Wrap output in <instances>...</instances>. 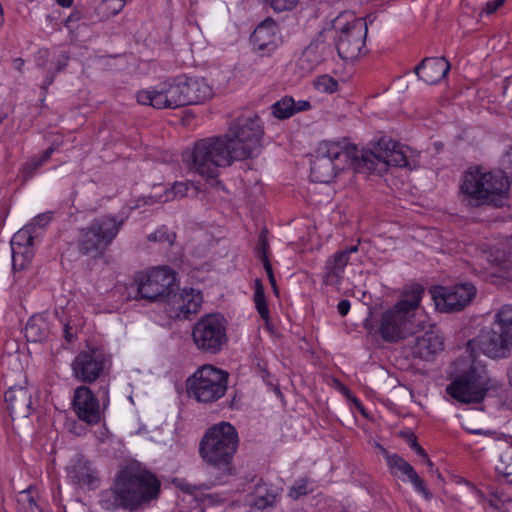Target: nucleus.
<instances>
[{"label": "nucleus", "instance_id": "11", "mask_svg": "<svg viewBox=\"0 0 512 512\" xmlns=\"http://www.w3.org/2000/svg\"><path fill=\"white\" fill-rule=\"evenodd\" d=\"M228 378L226 371L212 365H203L187 379V393L199 403H214L225 395Z\"/></svg>", "mask_w": 512, "mask_h": 512}, {"label": "nucleus", "instance_id": "12", "mask_svg": "<svg viewBox=\"0 0 512 512\" xmlns=\"http://www.w3.org/2000/svg\"><path fill=\"white\" fill-rule=\"evenodd\" d=\"M196 348L207 354H217L228 342L226 320L220 314L202 316L192 328Z\"/></svg>", "mask_w": 512, "mask_h": 512}, {"label": "nucleus", "instance_id": "35", "mask_svg": "<svg viewBox=\"0 0 512 512\" xmlns=\"http://www.w3.org/2000/svg\"><path fill=\"white\" fill-rule=\"evenodd\" d=\"M18 512H45L42 505L38 502V491L30 486L20 491L17 495Z\"/></svg>", "mask_w": 512, "mask_h": 512}, {"label": "nucleus", "instance_id": "49", "mask_svg": "<svg viewBox=\"0 0 512 512\" xmlns=\"http://www.w3.org/2000/svg\"><path fill=\"white\" fill-rule=\"evenodd\" d=\"M351 304L349 300L343 299L337 305L338 313L341 316H346L350 310Z\"/></svg>", "mask_w": 512, "mask_h": 512}, {"label": "nucleus", "instance_id": "21", "mask_svg": "<svg viewBox=\"0 0 512 512\" xmlns=\"http://www.w3.org/2000/svg\"><path fill=\"white\" fill-rule=\"evenodd\" d=\"M277 30L273 21L259 24L250 37L253 49L262 56L270 55L279 45Z\"/></svg>", "mask_w": 512, "mask_h": 512}, {"label": "nucleus", "instance_id": "17", "mask_svg": "<svg viewBox=\"0 0 512 512\" xmlns=\"http://www.w3.org/2000/svg\"><path fill=\"white\" fill-rule=\"evenodd\" d=\"M109 362V357L102 349L81 351L71 364L73 376L79 382L93 383L100 378Z\"/></svg>", "mask_w": 512, "mask_h": 512}, {"label": "nucleus", "instance_id": "10", "mask_svg": "<svg viewBox=\"0 0 512 512\" xmlns=\"http://www.w3.org/2000/svg\"><path fill=\"white\" fill-rule=\"evenodd\" d=\"M124 219L115 216H102L89 226L80 229L77 247L82 255L102 256L117 237Z\"/></svg>", "mask_w": 512, "mask_h": 512}, {"label": "nucleus", "instance_id": "58", "mask_svg": "<svg viewBox=\"0 0 512 512\" xmlns=\"http://www.w3.org/2000/svg\"><path fill=\"white\" fill-rule=\"evenodd\" d=\"M355 402H356V405L359 407V408H362V405L359 403V401L357 399H355Z\"/></svg>", "mask_w": 512, "mask_h": 512}, {"label": "nucleus", "instance_id": "42", "mask_svg": "<svg viewBox=\"0 0 512 512\" xmlns=\"http://www.w3.org/2000/svg\"><path fill=\"white\" fill-rule=\"evenodd\" d=\"M308 480L307 479H299L294 485L290 488L289 496L293 499H298L306 494H308Z\"/></svg>", "mask_w": 512, "mask_h": 512}, {"label": "nucleus", "instance_id": "1", "mask_svg": "<svg viewBox=\"0 0 512 512\" xmlns=\"http://www.w3.org/2000/svg\"><path fill=\"white\" fill-rule=\"evenodd\" d=\"M479 348L491 359H505L512 349V306L504 305L495 314L488 329L466 344L468 359H458L455 366L458 375L447 386L446 392L454 400L463 403H480L487 395L497 396L505 389V384L490 377L485 365L476 360L475 350Z\"/></svg>", "mask_w": 512, "mask_h": 512}, {"label": "nucleus", "instance_id": "51", "mask_svg": "<svg viewBox=\"0 0 512 512\" xmlns=\"http://www.w3.org/2000/svg\"><path fill=\"white\" fill-rule=\"evenodd\" d=\"M418 455L422 456L425 459V463L427 466L432 467L433 463L428 458L427 454L425 453L424 449L419 445L416 448L413 449Z\"/></svg>", "mask_w": 512, "mask_h": 512}, {"label": "nucleus", "instance_id": "55", "mask_svg": "<svg viewBox=\"0 0 512 512\" xmlns=\"http://www.w3.org/2000/svg\"><path fill=\"white\" fill-rule=\"evenodd\" d=\"M21 261H22V258L19 257L18 258V265H17V267L16 268L13 267L14 270H22L23 269V268H20Z\"/></svg>", "mask_w": 512, "mask_h": 512}, {"label": "nucleus", "instance_id": "31", "mask_svg": "<svg viewBox=\"0 0 512 512\" xmlns=\"http://www.w3.org/2000/svg\"><path fill=\"white\" fill-rule=\"evenodd\" d=\"M61 142L54 141L41 155H35L25 162L20 169V176L24 182L33 178L39 169L50 160L52 154L60 147Z\"/></svg>", "mask_w": 512, "mask_h": 512}, {"label": "nucleus", "instance_id": "7", "mask_svg": "<svg viewBox=\"0 0 512 512\" xmlns=\"http://www.w3.org/2000/svg\"><path fill=\"white\" fill-rule=\"evenodd\" d=\"M508 188L507 177L502 172L479 173L478 171H469L463 176L460 185L461 192L466 196L468 204L471 206L492 203L500 207Z\"/></svg>", "mask_w": 512, "mask_h": 512}, {"label": "nucleus", "instance_id": "52", "mask_svg": "<svg viewBox=\"0 0 512 512\" xmlns=\"http://www.w3.org/2000/svg\"><path fill=\"white\" fill-rule=\"evenodd\" d=\"M408 444H409V446H410V448H411V449H414V448H416L417 446H419V444H418V442H417V440H416V437H415L413 434H411V435L409 436V438H408Z\"/></svg>", "mask_w": 512, "mask_h": 512}, {"label": "nucleus", "instance_id": "27", "mask_svg": "<svg viewBox=\"0 0 512 512\" xmlns=\"http://www.w3.org/2000/svg\"><path fill=\"white\" fill-rule=\"evenodd\" d=\"M424 287L418 283L407 286L402 292V299L396 304V307L402 311H407L413 318H423L426 316L419 312V306L424 294Z\"/></svg>", "mask_w": 512, "mask_h": 512}, {"label": "nucleus", "instance_id": "38", "mask_svg": "<svg viewBox=\"0 0 512 512\" xmlns=\"http://www.w3.org/2000/svg\"><path fill=\"white\" fill-rule=\"evenodd\" d=\"M315 87L320 92L332 94L338 90L339 84L331 76L322 75L316 79Z\"/></svg>", "mask_w": 512, "mask_h": 512}, {"label": "nucleus", "instance_id": "13", "mask_svg": "<svg viewBox=\"0 0 512 512\" xmlns=\"http://www.w3.org/2000/svg\"><path fill=\"white\" fill-rule=\"evenodd\" d=\"M98 393L100 394L102 407L100 400L86 385H81L74 390L72 398L73 411L79 420L89 426H94L101 422L103 412L110 402L108 386L100 387Z\"/></svg>", "mask_w": 512, "mask_h": 512}, {"label": "nucleus", "instance_id": "20", "mask_svg": "<svg viewBox=\"0 0 512 512\" xmlns=\"http://www.w3.org/2000/svg\"><path fill=\"white\" fill-rule=\"evenodd\" d=\"M69 55L65 51H49L48 49H40L36 54V66L46 71L43 82V89L47 90L54 82L55 76L61 72L69 62Z\"/></svg>", "mask_w": 512, "mask_h": 512}, {"label": "nucleus", "instance_id": "9", "mask_svg": "<svg viewBox=\"0 0 512 512\" xmlns=\"http://www.w3.org/2000/svg\"><path fill=\"white\" fill-rule=\"evenodd\" d=\"M332 27L337 33L335 46L339 57L345 61L357 59L365 48L368 32L365 20L344 11L333 20Z\"/></svg>", "mask_w": 512, "mask_h": 512}, {"label": "nucleus", "instance_id": "4", "mask_svg": "<svg viewBox=\"0 0 512 512\" xmlns=\"http://www.w3.org/2000/svg\"><path fill=\"white\" fill-rule=\"evenodd\" d=\"M427 324V319L413 318L409 312L393 305L383 311L378 318L368 317L364 321V328L368 334L380 337L386 343L396 344L423 332Z\"/></svg>", "mask_w": 512, "mask_h": 512}, {"label": "nucleus", "instance_id": "29", "mask_svg": "<svg viewBox=\"0 0 512 512\" xmlns=\"http://www.w3.org/2000/svg\"><path fill=\"white\" fill-rule=\"evenodd\" d=\"M201 303L202 296L199 291L194 289H184L178 297L176 316L190 319L192 315L199 311Z\"/></svg>", "mask_w": 512, "mask_h": 512}, {"label": "nucleus", "instance_id": "30", "mask_svg": "<svg viewBox=\"0 0 512 512\" xmlns=\"http://www.w3.org/2000/svg\"><path fill=\"white\" fill-rule=\"evenodd\" d=\"M348 263L349 260L345 258V255L338 251L329 257L325 263L324 283L331 286L340 284Z\"/></svg>", "mask_w": 512, "mask_h": 512}, {"label": "nucleus", "instance_id": "48", "mask_svg": "<svg viewBox=\"0 0 512 512\" xmlns=\"http://www.w3.org/2000/svg\"><path fill=\"white\" fill-rule=\"evenodd\" d=\"M63 333L66 341L72 342L76 336V329L70 324V322H67L63 326Z\"/></svg>", "mask_w": 512, "mask_h": 512}, {"label": "nucleus", "instance_id": "53", "mask_svg": "<svg viewBox=\"0 0 512 512\" xmlns=\"http://www.w3.org/2000/svg\"><path fill=\"white\" fill-rule=\"evenodd\" d=\"M60 6L68 8L72 6L73 0H55Z\"/></svg>", "mask_w": 512, "mask_h": 512}, {"label": "nucleus", "instance_id": "47", "mask_svg": "<svg viewBox=\"0 0 512 512\" xmlns=\"http://www.w3.org/2000/svg\"><path fill=\"white\" fill-rule=\"evenodd\" d=\"M501 164L505 170H508L512 173V146L506 150L502 157Z\"/></svg>", "mask_w": 512, "mask_h": 512}, {"label": "nucleus", "instance_id": "46", "mask_svg": "<svg viewBox=\"0 0 512 512\" xmlns=\"http://www.w3.org/2000/svg\"><path fill=\"white\" fill-rule=\"evenodd\" d=\"M51 220V216L49 214H41L33 219V222L29 225H33V231H35L36 227H41L47 225Z\"/></svg>", "mask_w": 512, "mask_h": 512}, {"label": "nucleus", "instance_id": "57", "mask_svg": "<svg viewBox=\"0 0 512 512\" xmlns=\"http://www.w3.org/2000/svg\"><path fill=\"white\" fill-rule=\"evenodd\" d=\"M274 391L277 393L278 396H282V393L278 387H275Z\"/></svg>", "mask_w": 512, "mask_h": 512}, {"label": "nucleus", "instance_id": "39", "mask_svg": "<svg viewBox=\"0 0 512 512\" xmlns=\"http://www.w3.org/2000/svg\"><path fill=\"white\" fill-rule=\"evenodd\" d=\"M147 239L153 242H159L171 246L175 239V233L169 232L166 228L162 227L157 229L155 232L148 235Z\"/></svg>", "mask_w": 512, "mask_h": 512}, {"label": "nucleus", "instance_id": "24", "mask_svg": "<svg viewBox=\"0 0 512 512\" xmlns=\"http://www.w3.org/2000/svg\"><path fill=\"white\" fill-rule=\"evenodd\" d=\"M331 54L332 48L327 42L321 39L313 40L303 50L298 66L302 71L309 73L325 62Z\"/></svg>", "mask_w": 512, "mask_h": 512}, {"label": "nucleus", "instance_id": "15", "mask_svg": "<svg viewBox=\"0 0 512 512\" xmlns=\"http://www.w3.org/2000/svg\"><path fill=\"white\" fill-rule=\"evenodd\" d=\"M136 282L138 296L153 302L169 295L175 275L168 267H155L138 275Z\"/></svg>", "mask_w": 512, "mask_h": 512}, {"label": "nucleus", "instance_id": "45", "mask_svg": "<svg viewBox=\"0 0 512 512\" xmlns=\"http://www.w3.org/2000/svg\"><path fill=\"white\" fill-rule=\"evenodd\" d=\"M505 0H492L486 3L483 12L487 15L493 14L499 7L504 4Z\"/></svg>", "mask_w": 512, "mask_h": 512}, {"label": "nucleus", "instance_id": "34", "mask_svg": "<svg viewBox=\"0 0 512 512\" xmlns=\"http://www.w3.org/2000/svg\"><path fill=\"white\" fill-rule=\"evenodd\" d=\"M381 452L392 475H401L408 479L415 472V469L398 454L390 453L385 448H381Z\"/></svg>", "mask_w": 512, "mask_h": 512}, {"label": "nucleus", "instance_id": "22", "mask_svg": "<svg viewBox=\"0 0 512 512\" xmlns=\"http://www.w3.org/2000/svg\"><path fill=\"white\" fill-rule=\"evenodd\" d=\"M183 102L186 105L203 103L213 95L212 87L205 78L180 76Z\"/></svg>", "mask_w": 512, "mask_h": 512}, {"label": "nucleus", "instance_id": "56", "mask_svg": "<svg viewBox=\"0 0 512 512\" xmlns=\"http://www.w3.org/2000/svg\"><path fill=\"white\" fill-rule=\"evenodd\" d=\"M74 432H75L77 435H82V434L85 432V428L80 427V431H76V430H74Z\"/></svg>", "mask_w": 512, "mask_h": 512}, {"label": "nucleus", "instance_id": "26", "mask_svg": "<svg viewBox=\"0 0 512 512\" xmlns=\"http://www.w3.org/2000/svg\"><path fill=\"white\" fill-rule=\"evenodd\" d=\"M7 409L12 417H28L32 410V394L24 386H12L5 393Z\"/></svg>", "mask_w": 512, "mask_h": 512}, {"label": "nucleus", "instance_id": "37", "mask_svg": "<svg viewBox=\"0 0 512 512\" xmlns=\"http://www.w3.org/2000/svg\"><path fill=\"white\" fill-rule=\"evenodd\" d=\"M496 471L505 477L508 482H512V447H507L502 451L496 465Z\"/></svg>", "mask_w": 512, "mask_h": 512}, {"label": "nucleus", "instance_id": "14", "mask_svg": "<svg viewBox=\"0 0 512 512\" xmlns=\"http://www.w3.org/2000/svg\"><path fill=\"white\" fill-rule=\"evenodd\" d=\"M137 102L156 109H176L184 106L180 76L166 79L156 86L139 91Z\"/></svg>", "mask_w": 512, "mask_h": 512}, {"label": "nucleus", "instance_id": "16", "mask_svg": "<svg viewBox=\"0 0 512 512\" xmlns=\"http://www.w3.org/2000/svg\"><path fill=\"white\" fill-rule=\"evenodd\" d=\"M431 293L436 308L449 313L465 308L476 296L477 289L472 283H461L451 287L436 286Z\"/></svg>", "mask_w": 512, "mask_h": 512}, {"label": "nucleus", "instance_id": "5", "mask_svg": "<svg viewBox=\"0 0 512 512\" xmlns=\"http://www.w3.org/2000/svg\"><path fill=\"white\" fill-rule=\"evenodd\" d=\"M236 160L224 135L207 137L195 142L186 159L187 168L205 178L214 179L219 168L231 166Z\"/></svg>", "mask_w": 512, "mask_h": 512}, {"label": "nucleus", "instance_id": "8", "mask_svg": "<svg viewBox=\"0 0 512 512\" xmlns=\"http://www.w3.org/2000/svg\"><path fill=\"white\" fill-rule=\"evenodd\" d=\"M263 123L254 113L238 117L223 134L234 152V158L241 161L256 157L261 151Z\"/></svg>", "mask_w": 512, "mask_h": 512}, {"label": "nucleus", "instance_id": "33", "mask_svg": "<svg viewBox=\"0 0 512 512\" xmlns=\"http://www.w3.org/2000/svg\"><path fill=\"white\" fill-rule=\"evenodd\" d=\"M49 326L46 319L41 315L32 316L25 327V337L29 342H40L47 338Z\"/></svg>", "mask_w": 512, "mask_h": 512}, {"label": "nucleus", "instance_id": "6", "mask_svg": "<svg viewBox=\"0 0 512 512\" xmlns=\"http://www.w3.org/2000/svg\"><path fill=\"white\" fill-rule=\"evenodd\" d=\"M239 445L237 430L228 422H220L208 428L199 444L203 461L218 469L227 468Z\"/></svg>", "mask_w": 512, "mask_h": 512}, {"label": "nucleus", "instance_id": "23", "mask_svg": "<svg viewBox=\"0 0 512 512\" xmlns=\"http://www.w3.org/2000/svg\"><path fill=\"white\" fill-rule=\"evenodd\" d=\"M33 232V225H26L13 235L11 239V250L12 266L14 268L18 265L19 257L22 258L20 268H24L30 262L32 257L31 247L34 242Z\"/></svg>", "mask_w": 512, "mask_h": 512}, {"label": "nucleus", "instance_id": "44", "mask_svg": "<svg viewBox=\"0 0 512 512\" xmlns=\"http://www.w3.org/2000/svg\"><path fill=\"white\" fill-rule=\"evenodd\" d=\"M264 266V269L267 273L269 282L271 286L273 287L274 291L277 292V285H276V279L273 273L272 265L269 260H265V262L262 263Z\"/></svg>", "mask_w": 512, "mask_h": 512}, {"label": "nucleus", "instance_id": "54", "mask_svg": "<svg viewBox=\"0 0 512 512\" xmlns=\"http://www.w3.org/2000/svg\"><path fill=\"white\" fill-rule=\"evenodd\" d=\"M14 63H15V67L17 69H21L22 66L24 65V60L21 59V58H17V59L14 60Z\"/></svg>", "mask_w": 512, "mask_h": 512}, {"label": "nucleus", "instance_id": "41", "mask_svg": "<svg viewBox=\"0 0 512 512\" xmlns=\"http://www.w3.org/2000/svg\"><path fill=\"white\" fill-rule=\"evenodd\" d=\"M407 480L413 485L415 491L422 494L426 500L432 498V494L416 471Z\"/></svg>", "mask_w": 512, "mask_h": 512}, {"label": "nucleus", "instance_id": "36", "mask_svg": "<svg viewBox=\"0 0 512 512\" xmlns=\"http://www.w3.org/2000/svg\"><path fill=\"white\" fill-rule=\"evenodd\" d=\"M253 299L261 319L268 323L270 319L269 309L266 302L264 287L260 279L255 280V291Z\"/></svg>", "mask_w": 512, "mask_h": 512}, {"label": "nucleus", "instance_id": "32", "mask_svg": "<svg viewBox=\"0 0 512 512\" xmlns=\"http://www.w3.org/2000/svg\"><path fill=\"white\" fill-rule=\"evenodd\" d=\"M190 188L195 189L194 184L190 182H175L171 188L165 189L163 194L148 196L145 204L165 203L183 198L188 194Z\"/></svg>", "mask_w": 512, "mask_h": 512}, {"label": "nucleus", "instance_id": "2", "mask_svg": "<svg viewBox=\"0 0 512 512\" xmlns=\"http://www.w3.org/2000/svg\"><path fill=\"white\" fill-rule=\"evenodd\" d=\"M407 165L406 147L389 137H382L370 148L361 150L346 139L323 141L311 162L310 177L314 182L328 183L346 168H352L357 173L383 174L390 166Z\"/></svg>", "mask_w": 512, "mask_h": 512}, {"label": "nucleus", "instance_id": "43", "mask_svg": "<svg viewBox=\"0 0 512 512\" xmlns=\"http://www.w3.org/2000/svg\"><path fill=\"white\" fill-rule=\"evenodd\" d=\"M83 19V13L80 10H73V12L66 18L64 25L67 29L73 30L77 28V24Z\"/></svg>", "mask_w": 512, "mask_h": 512}, {"label": "nucleus", "instance_id": "19", "mask_svg": "<svg viewBox=\"0 0 512 512\" xmlns=\"http://www.w3.org/2000/svg\"><path fill=\"white\" fill-rule=\"evenodd\" d=\"M66 472L68 481L76 488L94 489L98 485V472L82 455H76L71 459Z\"/></svg>", "mask_w": 512, "mask_h": 512}, {"label": "nucleus", "instance_id": "28", "mask_svg": "<svg viewBox=\"0 0 512 512\" xmlns=\"http://www.w3.org/2000/svg\"><path fill=\"white\" fill-rule=\"evenodd\" d=\"M311 104L307 100L295 101L290 96H285L271 106L272 115L277 119H288L295 113L307 111Z\"/></svg>", "mask_w": 512, "mask_h": 512}, {"label": "nucleus", "instance_id": "3", "mask_svg": "<svg viewBox=\"0 0 512 512\" xmlns=\"http://www.w3.org/2000/svg\"><path fill=\"white\" fill-rule=\"evenodd\" d=\"M161 482L138 463L119 470L111 488L100 494V506L108 511H137L159 497Z\"/></svg>", "mask_w": 512, "mask_h": 512}, {"label": "nucleus", "instance_id": "40", "mask_svg": "<svg viewBox=\"0 0 512 512\" xmlns=\"http://www.w3.org/2000/svg\"><path fill=\"white\" fill-rule=\"evenodd\" d=\"M267 230L262 229V231L259 234L258 242L256 246V256L260 259V261L263 263L265 260H269L268 258V250H269V243L267 240Z\"/></svg>", "mask_w": 512, "mask_h": 512}, {"label": "nucleus", "instance_id": "25", "mask_svg": "<svg viewBox=\"0 0 512 512\" xmlns=\"http://www.w3.org/2000/svg\"><path fill=\"white\" fill-rule=\"evenodd\" d=\"M450 70V63L444 57L424 58L414 69L419 79L432 85L446 77Z\"/></svg>", "mask_w": 512, "mask_h": 512}, {"label": "nucleus", "instance_id": "18", "mask_svg": "<svg viewBox=\"0 0 512 512\" xmlns=\"http://www.w3.org/2000/svg\"><path fill=\"white\" fill-rule=\"evenodd\" d=\"M429 330H423L422 335L415 334L412 341L409 342L408 348L414 358L425 361H432L438 353L444 349V338L434 326L429 323Z\"/></svg>", "mask_w": 512, "mask_h": 512}, {"label": "nucleus", "instance_id": "50", "mask_svg": "<svg viewBox=\"0 0 512 512\" xmlns=\"http://www.w3.org/2000/svg\"><path fill=\"white\" fill-rule=\"evenodd\" d=\"M358 245H352V246H349V247H346L340 251H338L340 254H343L345 255V258H347V260L350 259V255L352 253H357L358 252Z\"/></svg>", "mask_w": 512, "mask_h": 512}]
</instances>
